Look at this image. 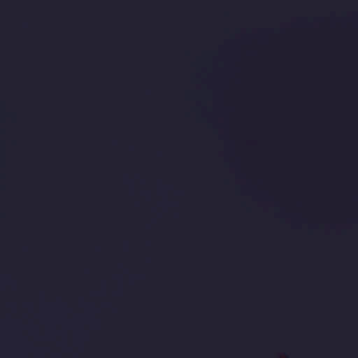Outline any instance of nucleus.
<instances>
[{
    "mask_svg": "<svg viewBox=\"0 0 358 358\" xmlns=\"http://www.w3.org/2000/svg\"><path fill=\"white\" fill-rule=\"evenodd\" d=\"M287 352H288L287 356H289L290 358H295L292 351L287 350Z\"/></svg>",
    "mask_w": 358,
    "mask_h": 358,
    "instance_id": "obj_1",
    "label": "nucleus"
},
{
    "mask_svg": "<svg viewBox=\"0 0 358 358\" xmlns=\"http://www.w3.org/2000/svg\"><path fill=\"white\" fill-rule=\"evenodd\" d=\"M270 358H272V357H270Z\"/></svg>",
    "mask_w": 358,
    "mask_h": 358,
    "instance_id": "obj_2",
    "label": "nucleus"
}]
</instances>
